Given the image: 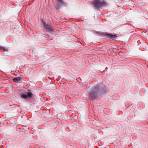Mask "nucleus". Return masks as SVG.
<instances>
[{
  "label": "nucleus",
  "mask_w": 148,
  "mask_h": 148,
  "mask_svg": "<svg viewBox=\"0 0 148 148\" xmlns=\"http://www.w3.org/2000/svg\"><path fill=\"white\" fill-rule=\"evenodd\" d=\"M106 88L105 86L103 84H97L91 92L89 93L88 96L90 99L95 98L98 94H102L105 93Z\"/></svg>",
  "instance_id": "obj_1"
},
{
  "label": "nucleus",
  "mask_w": 148,
  "mask_h": 148,
  "mask_svg": "<svg viewBox=\"0 0 148 148\" xmlns=\"http://www.w3.org/2000/svg\"><path fill=\"white\" fill-rule=\"evenodd\" d=\"M44 25L45 29L47 30H48L52 34H53V30L52 28L49 25L46 24L45 23H44Z\"/></svg>",
  "instance_id": "obj_4"
},
{
  "label": "nucleus",
  "mask_w": 148,
  "mask_h": 148,
  "mask_svg": "<svg viewBox=\"0 0 148 148\" xmlns=\"http://www.w3.org/2000/svg\"><path fill=\"white\" fill-rule=\"evenodd\" d=\"M56 1L57 4L59 7H60L65 5L62 0H56Z\"/></svg>",
  "instance_id": "obj_6"
},
{
  "label": "nucleus",
  "mask_w": 148,
  "mask_h": 148,
  "mask_svg": "<svg viewBox=\"0 0 148 148\" xmlns=\"http://www.w3.org/2000/svg\"><path fill=\"white\" fill-rule=\"evenodd\" d=\"M42 23H43V24H44V23H45V22H44V21H43V20H42Z\"/></svg>",
  "instance_id": "obj_9"
},
{
  "label": "nucleus",
  "mask_w": 148,
  "mask_h": 148,
  "mask_svg": "<svg viewBox=\"0 0 148 148\" xmlns=\"http://www.w3.org/2000/svg\"><path fill=\"white\" fill-rule=\"evenodd\" d=\"M32 96V94L31 92H28L26 95L21 94V97L22 99H25L27 98H31Z\"/></svg>",
  "instance_id": "obj_3"
},
{
  "label": "nucleus",
  "mask_w": 148,
  "mask_h": 148,
  "mask_svg": "<svg viewBox=\"0 0 148 148\" xmlns=\"http://www.w3.org/2000/svg\"><path fill=\"white\" fill-rule=\"evenodd\" d=\"M21 79V77H16L13 79V81L14 82H17L19 81Z\"/></svg>",
  "instance_id": "obj_7"
},
{
  "label": "nucleus",
  "mask_w": 148,
  "mask_h": 148,
  "mask_svg": "<svg viewBox=\"0 0 148 148\" xmlns=\"http://www.w3.org/2000/svg\"><path fill=\"white\" fill-rule=\"evenodd\" d=\"M0 49H1L3 50L4 51H7V49H5L3 47H1L0 46Z\"/></svg>",
  "instance_id": "obj_8"
},
{
  "label": "nucleus",
  "mask_w": 148,
  "mask_h": 148,
  "mask_svg": "<svg viewBox=\"0 0 148 148\" xmlns=\"http://www.w3.org/2000/svg\"><path fill=\"white\" fill-rule=\"evenodd\" d=\"M93 4L95 8L98 9L101 5H105L104 2L103 1H101L100 0H95L93 2Z\"/></svg>",
  "instance_id": "obj_2"
},
{
  "label": "nucleus",
  "mask_w": 148,
  "mask_h": 148,
  "mask_svg": "<svg viewBox=\"0 0 148 148\" xmlns=\"http://www.w3.org/2000/svg\"><path fill=\"white\" fill-rule=\"evenodd\" d=\"M105 35L107 36L108 38L112 39H114L117 37L116 35H114L110 33L106 34Z\"/></svg>",
  "instance_id": "obj_5"
}]
</instances>
